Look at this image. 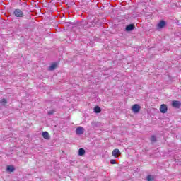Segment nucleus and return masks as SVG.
Returning a JSON list of instances; mask_svg holds the SVG:
<instances>
[{
    "label": "nucleus",
    "mask_w": 181,
    "mask_h": 181,
    "mask_svg": "<svg viewBox=\"0 0 181 181\" xmlns=\"http://www.w3.org/2000/svg\"><path fill=\"white\" fill-rule=\"evenodd\" d=\"M132 111L134 114H138V112H139V111H141V106L138 104L133 105L132 107Z\"/></svg>",
    "instance_id": "obj_1"
},
{
    "label": "nucleus",
    "mask_w": 181,
    "mask_h": 181,
    "mask_svg": "<svg viewBox=\"0 0 181 181\" xmlns=\"http://www.w3.org/2000/svg\"><path fill=\"white\" fill-rule=\"evenodd\" d=\"M13 14L16 18H23V12L19 8L14 10Z\"/></svg>",
    "instance_id": "obj_2"
},
{
    "label": "nucleus",
    "mask_w": 181,
    "mask_h": 181,
    "mask_svg": "<svg viewBox=\"0 0 181 181\" xmlns=\"http://www.w3.org/2000/svg\"><path fill=\"white\" fill-rule=\"evenodd\" d=\"M160 112L162 114H166L168 112V105L166 104H162L160 106Z\"/></svg>",
    "instance_id": "obj_3"
},
{
    "label": "nucleus",
    "mask_w": 181,
    "mask_h": 181,
    "mask_svg": "<svg viewBox=\"0 0 181 181\" xmlns=\"http://www.w3.org/2000/svg\"><path fill=\"white\" fill-rule=\"evenodd\" d=\"M112 155L114 158H118L121 155V151L118 148H115L112 152Z\"/></svg>",
    "instance_id": "obj_4"
},
{
    "label": "nucleus",
    "mask_w": 181,
    "mask_h": 181,
    "mask_svg": "<svg viewBox=\"0 0 181 181\" xmlns=\"http://www.w3.org/2000/svg\"><path fill=\"white\" fill-rule=\"evenodd\" d=\"M181 103L180 101L174 100L172 102V107L174 108H180Z\"/></svg>",
    "instance_id": "obj_5"
},
{
    "label": "nucleus",
    "mask_w": 181,
    "mask_h": 181,
    "mask_svg": "<svg viewBox=\"0 0 181 181\" xmlns=\"http://www.w3.org/2000/svg\"><path fill=\"white\" fill-rule=\"evenodd\" d=\"M76 132L77 135H83V134H84V129L83 127L79 126L76 128Z\"/></svg>",
    "instance_id": "obj_6"
},
{
    "label": "nucleus",
    "mask_w": 181,
    "mask_h": 181,
    "mask_svg": "<svg viewBox=\"0 0 181 181\" xmlns=\"http://www.w3.org/2000/svg\"><path fill=\"white\" fill-rule=\"evenodd\" d=\"M165 26H166V22H165V21H161L158 24L157 28L158 29H163V28H165Z\"/></svg>",
    "instance_id": "obj_7"
},
{
    "label": "nucleus",
    "mask_w": 181,
    "mask_h": 181,
    "mask_svg": "<svg viewBox=\"0 0 181 181\" xmlns=\"http://www.w3.org/2000/svg\"><path fill=\"white\" fill-rule=\"evenodd\" d=\"M42 137L44 138V139H50V135H49V132H42Z\"/></svg>",
    "instance_id": "obj_8"
},
{
    "label": "nucleus",
    "mask_w": 181,
    "mask_h": 181,
    "mask_svg": "<svg viewBox=\"0 0 181 181\" xmlns=\"http://www.w3.org/2000/svg\"><path fill=\"white\" fill-rule=\"evenodd\" d=\"M134 28L135 26L134 25V24H129L126 27V30H127V32H130V30H134Z\"/></svg>",
    "instance_id": "obj_9"
},
{
    "label": "nucleus",
    "mask_w": 181,
    "mask_h": 181,
    "mask_svg": "<svg viewBox=\"0 0 181 181\" xmlns=\"http://www.w3.org/2000/svg\"><path fill=\"white\" fill-rule=\"evenodd\" d=\"M93 111L96 114H100V112H101V107L99 106H95L93 109Z\"/></svg>",
    "instance_id": "obj_10"
},
{
    "label": "nucleus",
    "mask_w": 181,
    "mask_h": 181,
    "mask_svg": "<svg viewBox=\"0 0 181 181\" xmlns=\"http://www.w3.org/2000/svg\"><path fill=\"white\" fill-rule=\"evenodd\" d=\"M78 155L79 156H83V155H86V150H84V148H79Z\"/></svg>",
    "instance_id": "obj_11"
},
{
    "label": "nucleus",
    "mask_w": 181,
    "mask_h": 181,
    "mask_svg": "<svg viewBox=\"0 0 181 181\" xmlns=\"http://www.w3.org/2000/svg\"><path fill=\"white\" fill-rule=\"evenodd\" d=\"M7 171L8 172H14L15 171V167H13V165H8L7 166Z\"/></svg>",
    "instance_id": "obj_12"
},
{
    "label": "nucleus",
    "mask_w": 181,
    "mask_h": 181,
    "mask_svg": "<svg viewBox=\"0 0 181 181\" xmlns=\"http://www.w3.org/2000/svg\"><path fill=\"white\" fill-rule=\"evenodd\" d=\"M56 67H57V64H52L49 67V70L53 71V70H54V69H56Z\"/></svg>",
    "instance_id": "obj_13"
},
{
    "label": "nucleus",
    "mask_w": 181,
    "mask_h": 181,
    "mask_svg": "<svg viewBox=\"0 0 181 181\" xmlns=\"http://www.w3.org/2000/svg\"><path fill=\"white\" fill-rule=\"evenodd\" d=\"M0 103L1 104V105H6V104L8 103V100L6 99H2L0 101Z\"/></svg>",
    "instance_id": "obj_14"
},
{
    "label": "nucleus",
    "mask_w": 181,
    "mask_h": 181,
    "mask_svg": "<svg viewBox=\"0 0 181 181\" xmlns=\"http://www.w3.org/2000/svg\"><path fill=\"white\" fill-rule=\"evenodd\" d=\"M146 180L147 181H153V177H152V175H148L146 177Z\"/></svg>",
    "instance_id": "obj_15"
},
{
    "label": "nucleus",
    "mask_w": 181,
    "mask_h": 181,
    "mask_svg": "<svg viewBox=\"0 0 181 181\" xmlns=\"http://www.w3.org/2000/svg\"><path fill=\"white\" fill-rule=\"evenodd\" d=\"M151 142H156V137L155 136H151Z\"/></svg>",
    "instance_id": "obj_16"
},
{
    "label": "nucleus",
    "mask_w": 181,
    "mask_h": 181,
    "mask_svg": "<svg viewBox=\"0 0 181 181\" xmlns=\"http://www.w3.org/2000/svg\"><path fill=\"white\" fill-rule=\"evenodd\" d=\"M54 114V110H51L48 112V115H53Z\"/></svg>",
    "instance_id": "obj_17"
},
{
    "label": "nucleus",
    "mask_w": 181,
    "mask_h": 181,
    "mask_svg": "<svg viewBox=\"0 0 181 181\" xmlns=\"http://www.w3.org/2000/svg\"><path fill=\"white\" fill-rule=\"evenodd\" d=\"M110 163H111V165H115V160H114V159H112L111 160H110Z\"/></svg>",
    "instance_id": "obj_18"
}]
</instances>
